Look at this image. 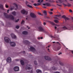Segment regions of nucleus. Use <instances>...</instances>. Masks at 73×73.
<instances>
[{
    "label": "nucleus",
    "instance_id": "c9c22d12",
    "mask_svg": "<svg viewBox=\"0 0 73 73\" xmlns=\"http://www.w3.org/2000/svg\"><path fill=\"white\" fill-rule=\"evenodd\" d=\"M38 14L39 15H40L41 16H42V15H41V14L39 12L38 13Z\"/></svg>",
    "mask_w": 73,
    "mask_h": 73
},
{
    "label": "nucleus",
    "instance_id": "4c0bfd02",
    "mask_svg": "<svg viewBox=\"0 0 73 73\" xmlns=\"http://www.w3.org/2000/svg\"><path fill=\"white\" fill-rule=\"evenodd\" d=\"M69 11L70 12L72 13V12H73V11H72V10L70 9L69 10Z\"/></svg>",
    "mask_w": 73,
    "mask_h": 73
},
{
    "label": "nucleus",
    "instance_id": "412c9836",
    "mask_svg": "<svg viewBox=\"0 0 73 73\" xmlns=\"http://www.w3.org/2000/svg\"><path fill=\"white\" fill-rule=\"evenodd\" d=\"M56 2L57 3H62V1L61 0H59L56 1Z\"/></svg>",
    "mask_w": 73,
    "mask_h": 73
},
{
    "label": "nucleus",
    "instance_id": "39448f33",
    "mask_svg": "<svg viewBox=\"0 0 73 73\" xmlns=\"http://www.w3.org/2000/svg\"><path fill=\"white\" fill-rule=\"evenodd\" d=\"M38 29L40 31V32H45V31L44 30V29L42 27H39Z\"/></svg>",
    "mask_w": 73,
    "mask_h": 73
},
{
    "label": "nucleus",
    "instance_id": "b1692460",
    "mask_svg": "<svg viewBox=\"0 0 73 73\" xmlns=\"http://www.w3.org/2000/svg\"><path fill=\"white\" fill-rule=\"evenodd\" d=\"M16 13V12L14 11L12 13V14L13 15H14V16H15Z\"/></svg>",
    "mask_w": 73,
    "mask_h": 73
},
{
    "label": "nucleus",
    "instance_id": "a211bd4d",
    "mask_svg": "<svg viewBox=\"0 0 73 73\" xmlns=\"http://www.w3.org/2000/svg\"><path fill=\"white\" fill-rule=\"evenodd\" d=\"M22 65H24V62L23 60H21L20 61Z\"/></svg>",
    "mask_w": 73,
    "mask_h": 73
},
{
    "label": "nucleus",
    "instance_id": "6e6d98bb",
    "mask_svg": "<svg viewBox=\"0 0 73 73\" xmlns=\"http://www.w3.org/2000/svg\"><path fill=\"white\" fill-rule=\"evenodd\" d=\"M54 28H55V29H57V27H55Z\"/></svg>",
    "mask_w": 73,
    "mask_h": 73
},
{
    "label": "nucleus",
    "instance_id": "7ed1b4c3",
    "mask_svg": "<svg viewBox=\"0 0 73 73\" xmlns=\"http://www.w3.org/2000/svg\"><path fill=\"white\" fill-rule=\"evenodd\" d=\"M4 15L5 18L7 19H10L11 20H14V17L11 15H9L7 13H4Z\"/></svg>",
    "mask_w": 73,
    "mask_h": 73
},
{
    "label": "nucleus",
    "instance_id": "9d476101",
    "mask_svg": "<svg viewBox=\"0 0 73 73\" xmlns=\"http://www.w3.org/2000/svg\"><path fill=\"white\" fill-rule=\"evenodd\" d=\"M61 47H55V48H54V49L56 51H57L58 50H59L60 49Z\"/></svg>",
    "mask_w": 73,
    "mask_h": 73
},
{
    "label": "nucleus",
    "instance_id": "f8f14e48",
    "mask_svg": "<svg viewBox=\"0 0 73 73\" xmlns=\"http://www.w3.org/2000/svg\"><path fill=\"white\" fill-rule=\"evenodd\" d=\"M7 62H11L12 61L11 58L10 57H8L7 59Z\"/></svg>",
    "mask_w": 73,
    "mask_h": 73
},
{
    "label": "nucleus",
    "instance_id": "37998d69",
    "mask_svg": "<svg viewBox=\"0 0 73 73\" xmlns=\"http://www.w3.org/2000/svg\"><path fill=\"white\" fill-rule=\"evenodd\" d=\"M19 21V19H18L17 20H16V22H18V21Z\"/></svg>",
    "mask_w": 73,
    "mask_h": 73
},
{
    "label": "nucleus",
    "instance_id": "72a5a7b5",
    "mask_svg": "<svg viewBox=\"0 0 73 73\" xmlns=\"http://www.w3.org/2000/svg\"><path fill=\"white\" fill-rule=\"evenodd\" d=\"M62 18H64V19H65V18H66V16L65 15H63L62 17Z\"/></svg>",
    "mask_w": 73,
    "mask_h": 73
},
{
    "label": "nucleus",
    "instance_id": "473e14b6",
    "mask_svg": "<svg viewBox=\"0 0 73 73\" xmlns=\"http://www.w3.org/2000/svg\"><path fill=\"white\" fill-rule=\"evenodd\" d=\"M19 28H20V27L19 26H16V28L17 29H19Z\"/></svg>",
    "mask_w": 73,
    "mask_h": 73
},
{
    "label": "nucleus",
    "instance_id": "e433bc0d",
    "mask_svg": "<svg viewBox=\"0 0 73 73\" xmlns=\"http://www.w3.org/2000/svg\"><path fill=\"white\" fill-rule=\"evenodd\" d=\"M13 9V8H10L9 9V10H10V11H12Z\"/></svg>",
    "mask_w": 73,
    "mask_h": 73
},
{
    "label": "nucleus",
    "instance_id": "58836bf2",
    "mask_svg": "<svg viewBox=\"0 0 73 73\" xmlns=\"http://www.w3.org/2000/svg\"><path fill=\"white\" fill-rule=\"evenodd\" d=\"M43 5L45 6V5H46V3L45 4L44 3L43 4Z\"/></svg>",
    "mask_w": 73,
    "mask_h": 73
},
{
    "label": "nucleus",
    "instance_id": "7c9ffc66",
    "mask_svg": "<svg viewBox=\"0 0 73 73\" xmlns=\"http://www.w3.org/2000/svg\"><path fill=\"white\" fill-rule=\"evenodd\" d=\"M34 64L36 65H37V61L36 60H35L34 62Z\"/></svg>",
    "mask_w": 73,
    "mask_h": 73
},
{
    "label": "nucleus",
    "instance_id": "4468645a",
    "mask_svg": "<svg viewBox=\"0 0 73 73\" xmlns=\"http://www.w3.org/2000/svg\"><path fill=\"white\" fill-rule=\"evenodd\" d=\"M23 42L26 45H27V44H29V42L28 40L24 41Z\"/></svg>",
    "mask_w": 73,
    "mask_h": 73
},
{
    "label": "nucleus",
    "instance_id": "bb28decb",
    "mask_svg": "<svg viewBox=\"0 0 73 73\" xmlns=\"http://www.w3.org/2000/svg\"><path fill=\"white\" fill-rule=\"evenodd\" d=\"M46 6H50L51 5L49 3H46Z\"/></svg>",
    "mask_w": 73,
    "mask_h": 73
},
{
    "label": "nucleus",
    "instance_id": "20e7f679",
    "mask_svg": "<svg viewBox=\"0 0 73 73\" xmlns=\"http://www.w3.org/2000/svg\"><path fill=\"white\" fill-rule=\"evenodd\" d=\"M32 65L31 64H27V67L26 68V69H28V70H30L32 69Z\"/></svg>",
    "mask_w": 73,
    "mask_h": 73
},
{
    "label": "nucleus",
    "instance_id": "5fc2aeb1",
    "mask_svg": "<svg viewBox=\"0 0 73 73\" xmlns=\"http://www.w3.org/2000/svg\"><path fill=\"white\" fill-rule=\"evenodd\" d=\"M55 18L56 19H58V18L56 17H55Z\"/></svg>",
    "mask_w": 73,
    "mask_h": 73
},
{
    "label": "nucleus",
    "instance_id": "de8ad7c7",
    "mask_svg": "<svg viewBox=\"0 0 73 73\" xmlns=\"http://www.w3.org/2000/svg\"><path fill=\"white\" fill-rule=\"evenodd\" d=\"M22 53L23 54H25V51H24L23 52H22Z\"/></svg>",
    "mask_w": 73,
    "mask_h": 73
},
{
    "label": "nucleus",
    "instance_id": "f257e3e1",
    "mask_svg": "<svg viewBox=\"0 0 73 73\" xmlns=\"http://www.w3.org/2000/svg\"><path fill=\"white\" fill-rule=\"evenodd\" d=\"M4 40L6 42H10V45H11V46L15 47V46H16V43L13 42H11L10 39L7 37H5L4 38Z\"/></svg>",
    "mask_w": 73,
    "mask_h": 73
},
{
    "label": "nucleus",
    "instance_id": "f03ea898",
    "mask_svg": "<svg viewBox=\"0 0 73 73\" xmlns=\"http://www.w3.org/2000/svg\"><path fill=\"white\" fill-rule=\"evenodd\" d=\"M62 29L64 30H73V25L72 24H68L66 26H64L62 27Z\"/></svg>",
    "mask_w": 73,
    "mask_h": 73
},
{
    "label": "nucleus",
    "instance_id": "dca6fc26",
    "mask_svg": "<svg viewBox=\"0 0 73 73\" xmlns=\"http://www.w3.org/2000/svg\"><path fill=\"white\" fill-rule=\"evenodd\" d=\"M23 34L25 35H28V32L26 31H24L22 32Z\"/></svg>",
    "mask_w": 73,
    "mask_h": 73
},
{
    "label": "nucleus",
    "instance_id": "6e6552de",
    "mask_svg": "<svg viewBox=\"0 0 73 73\" xmlns=\"http://www.w3.org/2000/svg\"><path fill=\"white\" fill-rule=\"evenodd\" d=\"M44 58L46 60H52V59L50 57L47 56H44Z\"/></svg>",
    "mask_w": 73,
    "mask_h": 73
},
{
    "label": "nucleus",
    "instance_id": "423d86ee",
    "mask_svg": "<svg viewBox=\"0 0 73 73\" xmlns=\"http://www.w3.org/2000/svg\"><path fill=\"white\" fill-rule=\"evenodd\" d=\"M30 16L32 18H36V15L35 14L33 13H31L30 14Z\"/></svg>",
    "mask_w": 73,
    "mask_h": 73
},
{
    "label": "nucleus",
    "instance_id": "4d7b16f0",
    "mask_svg": "<svg viewBox=\"0 0 73 73\" xmlns=\"http://www.w3.org/2000/svg\"><path fill=\"white\" fill-rule=\"evenodd\" d=\"M43 8H46V7L45 6H43Z\"/></svg>",
    "mask_w": 73,
    "mask_h": 73
},
{
    "label": "nucleus",
    "instance_id": "bf43d9fd",
    "mask_svg": "<svg viewBox=\"0 0 73 73\" xmlns=\"http://www.w3.org/2000/svg\"><path fill=\"white\" fill-rule=\"evenodd\" d=\"M38 40H40V37H38Z\"/></svg>",
    "mask_w": 73,
    "mask_h": 73
},
{
    "label": "nucleus",
    "instance_id": "393cba45",
    "mask_svg": "<svg viewBox=\"0 0 73 73\" xmlns=\"http://www.w3.org/2000/svg\"><path fill=\"white\" fill-rule=\"evenodd\" d=\"M59 64L60 65H62V66H64V64H63V63L61 62L60 61L59 62Z\"/></svg>",
    "mask_w": 73,
    "mask_h": 73
},
{
    "label": "nucleus",
    "instance_id": "774afa93",
    "mask_svg": "<svg viewBox=\"0 0 73 73\" xmlns=\"http://www.w3.org/2000/svg\"><path fill=\"white\" fill-rule=\"evenodd\" d=\"M72 20L73 21V17H72Z\"/></svg>",
    "mask_w": 73,
    "mask_h": 73
},
{
    "label": "nucleus",
    "instance_id": "79ce46f5",
    "mask_svg": "<svg viewBox=\"0 0 73 73\" xmlns=\"http://www.w3.org/2000/svg\"><path fill=\"white\" fill-rule=\"evenodd\" d=\"M38 3H40V4H41V2H40V0H38Z\"/></svg>",
    "mask_w": 73,
    "mask_h": 73
},
{
    "label": "nucleus",
    "instance_id": "a19ab883",
    "mask_svg": "<svg viewBox=\"0 0 73 73\" xmlns=\"http://www.w3.org/2000/svg\"><path fill=\"white\" fill-rule=\"evenodd\" d=\"M57 5H58V6H59V7H61V5H59L58 4H57Z\"/></svg>",
    "mask_w": 73,
    "mask_h": 73
},
{
    "label": "nucleus",
    "instance_id": "49530a36",
    "mask_svg": "<svg viewBox=\"0 0 73 73\" xmlns=\"http://www.w3.org/2000/svg\"><path fill=\"white\" fill-rule=\"evenodd\" d=\"M56 16H57V17H60V16H61V15H56Z\"/></svg>",
    "mask_w": 73,
    "mask_h": 73
},
{
    "label": "nucleus",
    "instance_id": "0eeeda50",
    "mask_svg": "<svg viewBox=\"0 0 73 73\" xmlns=\"http://www.w3.org/2000/svg\"><path fill=\"white\" fill-rule=\"evenodd\" d=\"M21 13L23 15H27L28 12L27 11H26L25 10L23 9L21 11Z\"/></svg>",
    "mask_w": 73,
    "mask_h": 73
},
{
    "label": "nucleus",
    "instance_id": "864d4df0",
    "mask_svg": "<svg viewBox=\"0 0 73 73\" xmlns=\"http://www.w3.org/2000/svg\"><path fill=\"white\" fill-rule=\"evenodd\" d=\"M9 10H8L7 11V13H9Z\"/></svg>",
    "mask_w": 73,
    "mask_h": 73
},
{
    "label": "nucleus",
    "instance_id": "6ab92c4d",
    "mask_svg": "<svg viewBox=\"0 0 73 73\" xmlns=\"http://www.w3.org/2000/svg\"><path fill=\"white\" fill-rule=\"evenodd\" d=\"M13 5H15V7H16V9H15V10H17V9L18 8V6H17V4H16L15 3H14L13 4Z\"/></svg>",
    "mask_w": 73,
    "mask_h": 73
},
{
    "label": "nucleus",
    "instance_id": "69168bd1",
    "mask_svg": "<svg viewBox=\"0 0 73 73\" xmlns=\"http://www.w3.org/2000/svg\"><path fill=\"white\" fill-rule=\"evenodd\" d=\"M56 43H57V44H59V42H57Z\"/></svg>",
    "mask_w": 73,
    "mask_h": 73
},
{
    "label": "nucleus",
    "instance_id": "4be33fe9",
    "mask_svg": "<svg viewBox=\"0 0 73 73\" xmlns=\"http://www.w3.org/2000/svg\"><path fill=\"white\" fill-rule=\"evenodd\" d=\"M0 8L1 9H2V10H4V8L3 7V5H2L1 4L0 6Z\"/></svg>",
    "mask_w": 73,
    "mask_h": 73
},
{
    "label": "nucleus",
    "instance_id": "680f3d73",
    "mask_svg": "<svg viewBox=\"0 0 73 73\" xmlns=\"http://www.w3.org/2000/svg\"><path fill=\"white\" fill-rule=\"evenodd\" d=\"M42 38H43L42 37H41L40 38V39H42Z\"/></svg>",
    "mask_w": 73,
    "mask_h": 73
},
{
    "label": "nucleus",
    "instance_id": "0e129e2a",
    "mask_svg": "<svg viewBox=\"0 0 73 73\" xmlns=\"http://www.w3.org/2000/svg\"><path fill=\"white\" fill-rule=\"evenodd\" d=\"M55 42H52V43H55Z\"/></svg>",
    "mask_w": 73,
    "mask_h": 73
},
{
    "label": "nucleus",
    "instance_id": "5701e85b",
    "mask_svg": "<svg viewBox=\"0 0 73 73\" xmlns=\"http://www.w3.org/2000/svg\"><path fill=\"white\" fill-rule=\"evenodd\" d=\"M52 70H56L57 69V68H56L54 66L52 68Z\"/></svg>",
    "mask_w": 73,
    "mask_h": 73
},
{
    "label": "nucleus",
    "instance_id": "a878e982",
    "mask_svg": "<svg viewBox=\"0 0 73 73\" xmlns=\"http://www.w3.org/2000/svg\"><path fill=\"white\" fill-rule=\"evenodd\" d=\"M65 20L66 22V20H69V18L68 17H66L65 19Z\"/></svg>",
    "mask_w": 73,
    "mask_h": 73
},
{
    "label": "nucleus",
    "instance_id": "3c124183",
    "mask_svg": "<svg viewBox=\"0 0 73 73\" xmlns=\"http://www.w3.org/2000/svg\"><path fill=\"white\" fill-rule=\"evenodd\" d=\"M51 11H53V9H50Z\"/></svg>",
    "mask_w": 73,
    "mask_h": 73
},
{
    "label": "nucleus",
    "instance_id": "ea45409f",
    "mask_svg": "<svg viewBox=\"0 0 73 73\" xmlns=\"http://www.w3.org/2000/svg\"><path fill=\"white\" fill-rule=\"evenodd\" d=\"M5 7H6V8H8V6L6 5V4L5 5Z\"/></svg>",
    "mask_w": 73,
    "mask_h": 73
},
{
    "label": "nucleus",
    "instance_id": "338daca9",
    "mask_svg": "<svg viewBox=\"0 0 73 73\" xmlns=\"http://www.w3.org/2000/svg\"><path fill=\"white\" fill-rule=\"evenodd\" d=\"M28 29H30V27H29V28H28Z\"/></svg>",
    "mask_w": 73,
    "mask_h": 73
},
{
    "label": "nucleus",
    "instance_id": "052dcab7",
    "mask_svg": "<svg viewBox=\"0 0 73 73\" xmlns=\"http://www.w3.org/2000/svg\"><path fill=\"white\" fill-rule=\"evenodd\" d=\"M51 37H53V38H55V37H53L52 36H51Z\"/></svg>",
    "mask_w": 73,
    "mask_h": 73
},
{
    "label": "nucleus",
    "instance_id": "e2e57ef3",
    "mask_svg": "<svg viewBox=\"0 0 73 73\" xmlns=\"http://www.w3.org/2000/svg\"><path fill=\"white\" fill-rule=\"evenodd\" d=\"M27 3H28V1H26V4H27Z\"/></svg>",
    "mask_w": 73,
    "mask_h": 73
},
{
    "label": "nucleus",
    "instance_id": "2eb2a0df",
    "mask_svg": "<svg viewBox=\"0 0 73 73\" xmlns=\"http://www.w3.org/2000/svg\"><path fill=\"white\" fill-rule=\"evenodd\" d=\"M63 5L64 6V7H66V6H68V7L71 6V4H70L69 3H67V5H66L64 3L63 4Z\"/></svg>",
    "mask_w": 73,
    "mask_h": 73
},
{
    "label": "nucleus",
    "instance_id": "c85d7f7f",
    "mask_svg": "<svg viewBox=\"0 0 73 73\" xmlns=\"http://www.w3.org/2000/svg\"><path fill=\"white\" fill-rule=\"evenodd\" d=\"M54 22H55L56 23H58V22H59L58 20H54Z\"/></svg>",
    "mask_w": 73,
    "mask_h": 73
},
{
    "label": "nucleus",
    "instance_id": "c03bdc74",
    "mask_svg": "<svg viewBox=\"0 0 73 73\" xmlns=\"http://www.w3.org/2000/svg\"><path fill=\"white\" fill-rule=\"evenodd\" d=\"M62 54V53L60 52L58 54V55H60V54Z\"/></svg>",
    "mask_w": 73,
    "mask_h": 73
},
{
    "label": "nucleus",
    "instance_id": "aec40b11",
    "mask_svg": "<svg viewBox=\"0 0 73 73\" xmlns=\"http://www.w3.org/2000/svg\"><path fill=\"white\" fill-rule=\"evenodd\" d=\"M33 5H34V6H38L39 5H40L41 4H40V3H37L36 4V3H34Z\"/></svg>",
    "mask_w": 73,
    "mask_h": 73
},
{
    "label": "nucleus",
    "instance_id": "603ef678",
    "mask_svg": "<svg viewBox=\"0 0 73 73\" xmlns=\"http://www.w3.org/2000/svg\"><path fill=\"white\" fill-rule=\"evenodd\" d=\"M71 53H72V54H73V50H71Z\"/></svg>",
    "mask_w": 73,
    "mask_h": 73
},
{
    "label": "nucleus",
    "instance_id": "a18cd8bd",
    "mask_svg": "<svg viewBox=\"0 0 73 73\" xmlns=\"http://www.w3.org/2000/svg\"><path fill=\"white\" fill-rule=\"evenodd\" d=\"M43 24L44 25H46V23L45 22H44L43 23Z\"/></svg>",
    "mask_w": 73,
    "mask_h": 73
},
{
    "label": "nucleus",
    "instance_id": "c756f323",
    "mask_svg": "<svg viewBox=\"0 0 73 73\" xmlns=\"http://www.w3.org/2000/svg\"><path fill=\"white\" fill-rule=\"evenodd\" d=\"M46 11H44L43 12L44 13L45 15H47V13H46Z\"/></svg>",
    "mask_w": 73,
    "mask_h": 73
},
{
    "label": "nucleus",
    "instance_id": "1a4fd4ad",
    "mask_svg": "<svg viewBox=\"0 0 73 73\" xmlns=\"http://www.w3.org/2000/svg\"><path fill=\"white\" fill-rule=\"evenodd\" d=\"M14 71H19V67L18 66H15L14 68Z\"/></svg>",
    "mask_w": 73,
    "mask_h": 73
},
{
    "label": "nucleus",
    "instance_id": "f3484780",
    "mask_svg": "<svg viewBox=\"0 0 73 73\" xmlns=\"http://www.w3.org/2000/svg\"><path fill=\"white\" fill-rule=\"evenodd\" d=\"M36 72L37 73H41L42 72L41 70L38 69L36 70Z\"/></svg>",
    "mask_w": 73,
    "mask_h": 73
},
{
    "label": "nucleus",
    "instance_id": "f704fd0d",
    "mask_svg": "<svg viewBox=\"0 0 73 73\" xmlns=\"http://www.w3.org/2000/svg\"><path fill=\"white\" fill-rule=\"evenodd\" d=\"M24 20H23L21 22V24H24Z\"/></svg>",
    "mask_w": 73,
    "mask_h": 73
},
{
    "label": "nucleus",
    "instance_id": "8fccbe9b",
    "mask_svg": "<svg viewBox=\"0 0 73 73\" xmlns=\"http://www.w3.org/2000/svg\"><path fill=\"white\" fill-rule=\"evenodd\" d=\"M16 61H19V59H16Z\"/></svg>",
    "mask_w": 73,
    "mask_h": 73
},
{
    "label": "nucleus",
    "instance_id": "cd10ccee",
    "mask_svg": "<svg viewBox=\"0 0 73 73\" xmlns=\"http://www.w3.org/2000/svg\"><path fill=\"white\" fill-rule=\"evenodd\" d=\"M50 24H52V25H55V24H54V23L53 22H50Z\"/></svg>",
    "mask_w": 73,
    "mask_h": 73
},
{
    "label": "nucleus",
    "instance_id": "9b49d317",
    "mask_svg": "<svg viewBox=\"0 0 73 73\" xmlns=\"http://www.w3.org/2000/svg\"><path fill=\"white\" fill-rule=\"evenodd\" d=\"M30 50H31L33 52H36V49L35 48H34V47H30Z\"/></svg>",
    "mask_w": 73,
    "mask_h": 73
},
{
    "label": "nucleus",
    "instance_id": "13d9d810",
    "mask_svg": "<svg viewBox=\"0 0 73 73\" xmlns=\"http://www.w3.org/2000/svg\"><path fill=\"white\" fill-rule=\"evenodd\" d=\"M43 2V0H41V2L42 3Z\"/></svg>",
    "mask_w": 73,
    "mask_h": 73
},
{
    "label": "nucleus",
    "instance_id": "2f4dec72",
    "mask_svg": "<svg viewBox=\"0 0 73 73\" xmlns=\"http://www.w3.org/2000/svg\"><path fill=\"white\" fill-rule=\"evenodd\" d=\"M27 7H29V8H32V6L31 5H27Z\"/></svg>",
    "mask_w": 73,
    "mask_h": 73
},
{
    "label": "nucleus",
    "instance_id": "09e8293b",
    "mask_svg": "<svg viewBox=\"0 0 73 73\" xmlns=\"http://www.w3.org/2000/svg\"><path fill=\"white\" fill-rule=\"evenodd\" d=\"M50 13L51 15H52L53 14V13H52V12H50Z\"/></svg>",
    "mask_w": 73,
    "mask_h": 73
},
{
    "label": "nucleus",
    "instance_id": "ddd939ff",
    "mask_svg": "<svg viewBox=\"0 0 73 73\" xmlns=\"http://www.w3.org/2000/svg\"><path fill=\"white\" fill-rule=\"evenodd\" d=\"M11 36L12 38H14V39L16 38V35H15L14 34H11Z\"/></svg>",
    "mask_w": 73,
    "mask_h": 73
}]
</instances>
